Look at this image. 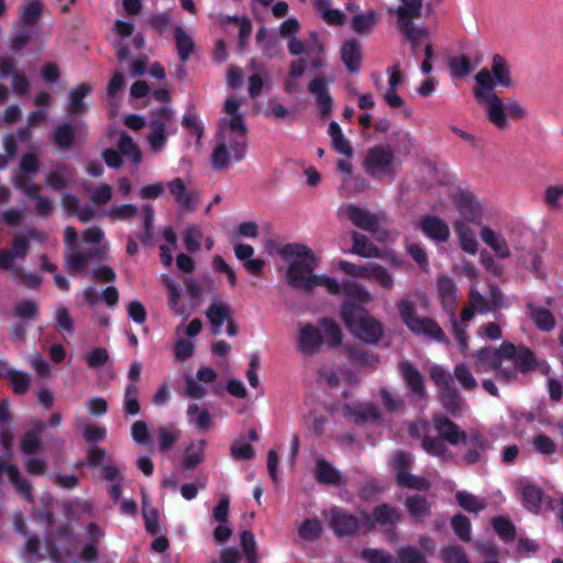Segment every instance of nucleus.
<instances>
[{
	"label": "nucleus",
	"instance_id": "25",
	"mask_svg": "<svg viewBox=\"0 0 563 563\" xmlns=\"http://www.w3.org/2000/svg\"><path fill=\"white\" fill-rule=\"evenodd\" d=\"M439 399L442 407L452 417H459L462 413L464 399L454 384L440 390Z\"/></svg>",
	"mask_w": 563,
	"mask_h": 563
},
{
	"label": "nucleus",
	"instance_id": "30",
	"mask_svg": "<svg viewBox=\"0 0 563 563\" xmlns=\"http://www.w3.org/2000/svg\"><path fill=\"white\" fill-rule=\"evenodd\" d=\"M320 330L323 334L324 342L328 343L330 347H338L342 344V329L339 323L329 317H324L319 321Z\"/></svg>",
	"mask_w": 563,
	"mask_h": 563
},
{
	"label": "nucleus",
	"instance_id": "45",
	"mask_svg": "<svg viewBox=\"0 0 563 563\" xmlns=\"http://www.w3.org/2000/svg\"><path fill=\"white\" fill-rule=\"evenodd\" d=\"M399 31L404 34L410 44L419 45L421 40L429 36V32L424 27H416L413 20L397 21Z\"/></svg>",
	"mask_w": 563,
	"mask_h": 563
},
{
	"label": "nucleus",
	"instance_id": "51",
	"mask_svg": "<svg viewBox=\"0 0 563 563\" xmlns=\"http://www.w3.org/2000/svg\"><path fill=\"white\" fill-rule=\"evenodd\" d=\"M457 504L466 511L477 514L486 508L485 501L477 496L465 490H459L455 494Z\"/></svg>",
	"mask_w": 563,
	"mask_h": 563
},
{
	"label": "nucleus",
	"instance_id": "42",
	"mask_svg": "<svg viewBox=\"0 0 563 563\" xmlns=\"http://www.w3.org/2000/svg\"><path fill=\"white\" fill-rule=\"evenodd\" d=\"M205 440L192 442L185 451L183 465L187 470L196 468L203 461V452L206 446Z\"/></svg>",
	"mask_w": 563,
	"mask_h": 563
},
{
	"label": "nucleus",
	"instance_id": "20",
	"mask_svg": "<svg viewBox=\"0 0 563 563\" xmlns=\"http://www.w3.org/2000/svg\"><path fill=\"white\" fill-rule=\"evenodd\" d=\"M400 375L407 387L416 395H424V382L420 372L409 362L402 361L398 365Z\"/></svg>",
	"mask_w": 563,
	"mask_h": 563
},
{
	"label": "nucleus",
	"instance_id": "57",
	"mask_svg": "<svg viewBox=\"0 0 563 563\" xmlns=\"http://www.w3.org/2000/svg\"><path fill=\"white\" fill-rule=\"evenodd\" d=\"M280 254L284 257H297L299 261L314 260L313 252L305 244L288 243L283 246Z\"/></svg>",
	"mask_w": 563,
	"mask_h": 563
},
{
	"label": "nucleus",
	"instance_id": "55",
	"mask_svg": "<svg viewBox=\"0 0 563 563\" xmlns=\"http://www.w3.org/2000/svg\"><path fill=\"white\" fill-rule=\"evenodd\" d=\"M240 542L246 558V563H257V544L253 532L242 531L240 533Z\"/></svg>",
	"mask_w": 563,
	"mask_h": 563
},
{
	"label": "nucleus",
	"instance_id": "11",
	"mask_svg": "<svg viewBox=\"0 0 563 563\" xmlns=\"http://www.w3.org/2000/svg\"><path fill=\"white\" fill-rule=\"evenodd\" d=\"M402 518V514L398 507L390 504H380L376 506L372 515H364V519L369 528L374 527V522L380 527H395Z\"/></svg>",
	"mask_w": 563,
	"mask_h": 563
},
{
	"label": "nucleus",
	"instance_id": "19",
	"mask_svg": "<svg viewBox=\"0 0 563 563\" xmlns=\"http://www.w3.org/2000/svg\"><path fill=\"white\" fill-rule=\"evenodd\" d=\"M410 331L416 334H423L437 342L449 343V339L445 335L439 323L430 317H421L417 323H415Z\"/></svg>",
	"mask_w": 563,
	"mask_h": 563
},
{
	"label": "nucleus",
	"instance_id": "1",
	"mask_svg": "<svg viewBox=\"0 0 563 563\" xmlns=\"http://www.w3.org/2000/svg\"><path fill=\"white\" fill-rule=\"evenodd\" d=\"M504 88L514 86L510 67L507 60L499 54L492 58V70L481 69L475 75V87L473 89L476 101L484 106L485 111L496 123H504L501 98L496 95L495 86Z\"/></svg>",
	"mask_w": 563,
	"mask_h": 563
},
{
	"label": "nucleus",
	"instance_id": "38",
	"mask_svg": "<svg viewBox=\"0 0 563 563\" xmlns=\"http://www.w3.org/2000/svg\"><path fill=\"white\" fill-rule=\"evenodd\" d=\"M515 369L520 373H528L538 367V360L534 353L527 346H518V354L514 358Z\"/></svg>",
	"mask_w": 563,
	"mask_h": 563
},
{
	"label": "nucleus",
	"instance_id": "54",
	"mask_svg": "<svg viewBox=\"0 0 563 563\" xmlns=\"http://www.w3.org/2000/svg\"><path fill=\"white\" fill-rule=\"evenodd\" d=\"M118 147L121 155L131 157L134 164L137 165L142 161V155L137 144L126 133L121 134Z\"/></svg>",
	"mask_w": 563,
	"mask_h": 563
},
{
	"label": "nucleus",
	"instance_id": "35",
	"mask_svg": "<svg viewBox=\"0 0 563 563\" xmlns=\"http://www.w3.org/2000/svg\"><path fill=\"white\" fill-rule=\"evenodd\" d=\"M353 246L351 253L357 254L362 257H377L379 254L378 247L369 241V239L356 231L352 232Z\"/></svg>",
	"mask_w": 563,
	"mask_h": 563
},
{
	"label": "nucleus",
	"instance_id": "33",
	"mask_svg": "<svg viewBox=\"0 0 563 563\" xmlns=\"http://www.w3.org/2000/svg\"><path fill=\"white\" fill-rule=\"evenodd\" d=\"M76 139V129L71 123L64 122L55 128L52 141L59 150H69Z\"/></svg>",
	"mask_w": 563,
	"mask_h": 563
},
{
	"label": "nucleus",
	"instance_id": "15",
	"mask_svg": "<svg viewBox=\"0 0 563 563\" xmlns=\"http://www.w3.org/2000/svg\"><path fill=\"white\" fill-rule=\"evenodd\" d=\"M419 227L426 236L435 242H446L450 238L449 225L438 216L421 217Z\"/></svg>",
	"mask_w": 563,
	"mask_h": 563
},
{
	"label": "nucleus",
	"instance_id": "37",
	"mask_svg": "<svg viewBox=\"0 0 563 563\" xmlns=\"http://www.w3.org/2000/svg\"><path fill=\"white\" fill-rule=\"evenodd\" d=\"M206 316L213 328V332L218 333L224 321L230 319L231 308L225 303H211L206 310Z\"/></svg>",
	"mask_w": 563,
	"mask_h": 563
},
{
	"label": "nucleus",
	"instance_id": "10",
	"mask_svg": "<svg viewBox=\"0 0 563 563\" xmlns=\"http://www.w3.org/2000/svg\"><path fill=\"white\" fill-rule=\"evenodd\" d=\"M324 343L321 330L312 324L306 323L300 327L298 334V351L305 355H316Z\"/></svg>",
	"mask_w": 563,
	"mask_h": 563
},
{
	"label": "nucleus",
	"instance_id": "58",
	"mask_svg": "<svg viewBox=\"0 0 563 563\" xmlns=\"http://www.w3.org/2000/svg\"><path fill=\"white\" fill-rule=\"evenodd\" d=\"M451 526L454 533L460 538V540L464 542L471 541L472 525L466 516L462 514L454 515L451 518Z\"/></svg>",
	"mask_w": 563,
	"mask_h": 563
},
{
	"label": "nucleus",
	"instance_id": "62",
	"mask_svg": "<svg viewBox=\"0 0 563 563\" xmlns=\"http://www.w3.org/2000/svg\"><path fill=\"white\" fill-rule=\"evenodd\" d=\"M450 74L453 78H464L472 71L471 59L466 55L452 57L449 60Z\"/></svg>",
	"mask_w": 563,
	"mask_h": 563
},
{
	"label": "nucleus",
	"instance_id": "36",
	"mask_svg": "<svg viewBox=\"0 0 563 563\" xmlns=\"http://www.w3.org/2000/svg\"><path fill=\"white\" fill-rule=\"evenodd\" d=\"M174 40L179 59L185 63L189 59L195 49L194 40L186 33L181 26H176L174 30Z\"/></svg>",
	"mask_w": 563,
	"mask_h": 563
},
{
	"label": "nucleus",
	"instance_id": "31",
	"mask_svg": "<svg viewBox=\"0 0 563 563\" xmlns=\"http://www.w3.org/2000/svg\"><path fill=\"white\" fill-rule=\"evenodd\" d=\"M481 239L487 244L498 257L507 258L510 256V250L504 238L498 236L489 227L481 230Z\"/></svg>",
	"mask_w": 563,
	"mask_h": 563
},
{
	"label": "nucleus",
	"instance_id": "12",
	"mask_svg": "<svg viewBox=\"0 0 563 563\" xmlns=\"http://www.w3.org/2000/svg\"><path fill=\"white\" fill-rule=\"evenodd\" d=\"M437 291L443 311L449 317H453L457 300V287L454 280L448 275H439L437 280Z\"/></svg>",
	"mask_w": 563,
	"mask_h": 563
},
{
	"label": "nucleus",
	"instance_id": "50",
	"mask_svg": "<svg viewBox=\"0 0 563 563\" xmlns=\"http://www.w3.org/2000/svg\"><path fill=\"white\" fill-rule=\"evenodd\" d=\"M223 131H225L227 135H234L240 133L247 134V128L244 123L243 115H233L230 119L222 118L220 129L217 132V137H220V135L223 134Z\"/></svg>",
	"mask_w": 563,
	"mask_h": 563
},
{
	"label": "nucleus",
	"instance_id": "2",
	"mask_svg": "<svg viewBox=\"0 0 563 563\" xmlns=\"http://www.w3.org/2000/svg\"><path fill=\"white\" fill-rule=\"evenodd\" d=\"M340 316L350 332L368 344H377L384 336L383 324L354 302L344 301Z\"/></svg>",
	"mask_w": 563,
	"mask_h": 563
},
{
	"label": "nucleus",
	"instance_id": "61",
	"mask_svg": "<svg viewBox=\"0 0 563 563\" xmlns=\"http://www.w3.org/2000/svg\"><path fill=\"white\" fill-rule=\"evenodd\" d=\"M157 437L159 440V450L167 452L178 441L180 431L173 426H162L157 429Z\"/></svg>",
	"mask_w": 563,
	"mask_h": 563
},
{
	"label": "nucleus",
	"instance_id": "34",
	"mask_svg": "<svg viewBox=\"0 0 563 563\" xmlns=\"http://www.w3.org/2000/svg\"><path fill=\"white\" fill-rule=\"evenodd\" d=\"M454 229L459 236L461 249L468 254H476L478 243L474 231L461 221L454 222Z\"/></svg>",
	"mask_w": 563,
	"mask_h": 563
},
{
	"label": "nucleus",
	"instance_id": "64",
	"mask_svg": "<svg viewBox=\"0 0 563 563\" xmlns=\"http://www.w3.org/2000/svg\"><path fill=\"white\" fill-rule=\"evenodd\" d=\"M398 563H427L424 554L413 545L400 548L397 551Z\"/></svg>",
	"mask_w": 563,
	"mask_h": 563
},
{
	"label": "nucleus",
	"instance_id": "60",
	"mask_svg": "<svg viewBox=\"0 0 563 563\" xmlns=\"http://www.w3.org/2000/svg\"><path fill=\"white\" fill-rule=\"evenodd\" d=\"M453 375L464 390H474L477 387V380L466 364H456L453 371Z\"/></svg>",
	"mask_w": 563,
	"mask_h": 563
},
{
	"label": "nucleus",
	"instance_id": "13",
	"mask_svg": "<svg viewBox=\"0 0 563 563\" xmlns=\"http://www.w3.org/2000/svg\"><path fill=\"white\" fill-rule=\"evenodd\" d=\"M451 199L466 221H475L481 217V206L471 191L460 189L451 195Z\"/></svg>",
	"mask_w": 563,
	"mask_h": 563
},
{
	"label": "nucleus",
	"instance_id": "24",
	"mask_svg": "<svg viewBox=\"0 0 563 563\" xmlns=\"http://www.w3.org/2000/svg\"><path fill=\"white\" fill-rule=\"evenodd\" d=\"M405 506L410 517L417 523L423 522L431 512V504L423 495L408 496L405 500Z\"/></svg>",
	"mask_w": 563,
	"mask_h": 563
},
{
	"label": "nucleus",
	"instance_id": "53",
	"mask_svg": "<svg viewBox=\"0 0 563 563\" xmlns=\"http://www.w3.org/2000/svg\"><path fill=\"white\" fill-rule=\"evenodd\" d=\"M123 410L125 415L135 416L141 411L139 401V387L135 384H128L124 391Z\"/></svg>",
	"mask_w": 563,
	"mask_h": 563
},
{
	"label": "nucleus",
	"instance_id": "8",
	"mask_svg": "<svg viewBox=\"0 0 563 563\" xmlns=\"http://www.w3.org/2000/svg\"><path fill=\"white\" fill-rule=\"evenodd\" d=\"M325 518L336 537L354 536L360 529L358 518L342 507L333 506Z\"/></svg>",
	"mask_w": 563,
	"mask_h": 563
},
{
	"label": "nucleus",
	"instance_id": "3",
	"mask_svg": "<svg viewBox=\"0 0 563 563\" xmlns=\"http://www.w3.org/2000/svg\"><path fill=\"white\" fill-rule=\"evenodd\" d=\"M217 145L211 154L212 167L216 170L227 169L230 166V152L235 162L245 158L247 147V134L240 133L227 135L225 131L217 137Z\"/></svg>",
	"mask_w": 563,
	"mask_h": 563
},
{
	"label": "nucleus",
	"instance_id": "4",
	"mask_svg": "<svg viewBox=\"0 0 563 563\" xmlns=\"http://www.w3.org/2000/svg\"><path fill=\"white\" fill-rule=\"evenodd\" d=\"M175 112L170 107L162 106L150 112L147 142L153 152H161L167 142V135L176 131Z\"/></svg>",
	"mask_w": 563,
	"mask_h": 563
},
{
	"label": "nucleus",
	"instance_id": "18",
	"mask_svg": "<svg viewBox=\"0 0 563 563\" xmlns=\"http://www.w3.org/2000/svg\"><path fill=\"white\" fill-rule=\"evenodd\" d=\"M346 214L352 223L362 230L376 233L379 229L378 218L361 207L354 205L349 206L346 208Z\"/></svg>",
	"mask_w": 563,
	"mask_h": 563
},
{
	"label": "nucleus",
	"instance_id": "43",
	"mask_svg": "<svg viewBox=\"0 0 563 563\" xmlns=\"http://www.w3.org/2000/svg\"><path fill=\"white\" fill-rule=\"evenodd\" d=\"M343 295L364 305L373 300L372 294L362 284L351 279H344Z\"/></svg>",
	"mask_w": 563,
	"mask_h": 563
},
{
	"label": "nucleus",
	"instance_id": "48",
	"mask_svg": "<svg viewBox=\"0 0 563 563\" xmlns=\"http://www.w3.org/2000/svg\"><path fill=\"white\" fill-rule=\"evenodd\" d=\"M413 464L412 454L409 452L400 451L393 459V470L396 474L397 484L407 475Z\"/></svg>",
	"mask_w": 563,
	"mask_h": 563
},
{
	"label": "nucleus",
	"instance_id": "56",
	"mask_svg": "<svg viewBox=\"0 0 563 563\" xmlns=\"http://www.w3.org/2000/svg\"><path fill=\"white\" fill-rule=\"evenodd\" d=\"M322 533L321 522L317 518H308L298 528L299 537L305 541H314Z\"/></svg>",
	"mask_w": 563,
	"mask_h": 563
},
{
	"label": "nucleus",
	"instance_id": "40",
	"mask_svg": "<svg viewBox=\"0 0 563 563\" xmlns=\"http://www.w3.org/2000/svg\"><path fill=\"white\" fill-rule=\"evenodd\" d=\"M476 357L479 361L477 372H489L501 365V360L493 347H483L476 352Z\"/></svg>",
	"mask_w": 563,
	"mask_h": 563
},
{
	"label": "nucleus",
	"instance_id": "7",
	"mask_svg": "<svg viewBox=\"0 0 563 563\" xmlns=\"http://www.w3.org/2000/svg\"><path fill=\"white\" fill-rule=\"evenodd\" d=\"M317 258L310 261L294 260L288 267L286 278L292 288L311 291L314 289V278L318 275L313 274L317 267Z\"/></svg>",
	"mask_w": 563,
	"mask_h": 563
},
{
	"label": "nucleus",
	"instance_id": "16",
	"mask_svg": "<svg viewBox=\"0 0 563 563\" xmlns=\"http://www.w3.org/2000/svg\"><path fill=\"white\" fill-rule=\"evenodd\" d=\"M343 411L344 416L356 424L365 423L368 421L375 422L380 418L377 407L368 402L344 405Z\"/></svg>",
	"mask_w": 563,
	"mask_h": 563
},
{
	"label": "nucleus",
	"instance_id": "32",
	"mask_svg": "<svg viewBox=\"0 0 563 563\" xmlns=\"http://www.w3.org/2000/svg\"><path fill=\"white\" fill-rule=\"evenodd\" d=\"M543 490L536 484H527L521 489V501L526 509L538 514L541 509Z\"/></svg>",
	"mask_w": 563,
	"mask_h": 563
},
{
	"label": "nucleus",
	"instance_id": "44",
	"mask_svg": "<svg viewBox=\"0 0 563 563\" xmlns=\"http://www.w3.org/2000/svg\"><path fill=\"white\" fill-rule=\"evenodd\" d=\"M401 4L395 10L397 21L421 18L422 0H400Z\"/></svg>",
	"mask_w": 563,
	"mask_h": 563
},
{
	"label": "nucleus",
	"instance_id": "21",
	"mask_svg": "<svg viewBox=\"0 0 563 563\" xmlns=\"http://www.w3.org/2000/svg\"><path fill=\"white\" fill-rule=\"evenodd\" d=\"M341 59L350 73H357L361 68L362 48L356 40H347L341 47Z\"/></svg>",
	"mask_w": 563,
	"mask_h": 563
},
{
	"label": "nucleus",
	"instance_id": "39",
	"mask_svg": "<svg viewBox=\"0 0 563 563\" xmlns=\"http://www.w3.org/2000/svg\"><path fill=\"white\" fill-rule=\"evenodd\" d=\"M345 354L353 363L360 366H371L374 367L378 363V356L367 352L361 346L357 345H346Z\"/></svg>",
	"mask_w": 563,
	"mask_h": 563
},
{
	"label": "nucleus",
	"instance_id": "6",
	"mask_svg": "<svg viewBox=\"0 0 563 563\" xmlns=\"http://www.w3.org/2000/svg\"><path fill=\"white\" fill-rule=\"evenodd\" d=\"M461 443L465 448L464 453L460 457L464 465L472 466L486 463V453L490 450V442L485 434L477 430H472Z\"/></svg>",
	"mask_w": 563,
	"mask_h": 563
},
{
	"label": "nucleus",
	"instance_id": "14",
	"mask_svg": "<svg viewBox=\"0 0 563 563\" xmlns=\"http://www.w3.org/2000/svg\"><path fill=\"white\" fill-rule=\"evenodd\" d=\"M432 420L433 427L441 439H443L444 442H449L451 445H457L467 434V432L461 430L460 427L445 415H434Z\"/></svg>",
	"mask_w": 563,
	"mask_h": 563
},
{
	"label": "nucleus",
	"instance_id": "27",
	"mask_svg": "<svg viewBox=\"0 0 563 563\" xmlns=\"http://www.w3.org/2000/svg\"><path fill=\"white\" fill-rule=\"evenodd\" d=\"M314 478L320 484L333 486H340L342 484V476L340 472L324 459L317 460Z\"/></svg>",
	"mask_w": 563,
	"mask_h": 563
},
{
	"label": "nucleus",
	"instance_id": "47",
	"mask_svg": "<svg viewBox=\"0 0 563 563\" xmlns=\"http://www.w3.org/2000/svg\"><path fill=\"white\" fill-rule=\"evenodd\" d=\"M375 280L382 288L391 289L394 287V277L383 265L369 263L367 278Z\"/></svg>",
	"mask_w": 563,
	"mask_h": 563
},
{
	"label": "nucleus",
	"instance_id": "59",
	"mask_svg": "<svg viewBox=\"0 0 563 563\" xmlns=\"http://www.w3.org/2000/svg\"><path fill=\"white\" fill-rule=\"evenodd\" d=\"M397 308L402 322L409 330L421 318L417 316V307L415 302L408 299H400L397 303Z\"/></svg>",
	"mask_w": 563,
	"mask_h": 563
},
{
	"label": "nucleus",
	"instance_id": "29",
	"mask_svg": "<svg viewBox=\"0 0 563 563\" xmlns=\"http://www.w3.org/2000/svg\"><path fill=\"white\" fill-rule=\"evenodd\" d=\"M92 88L87 82H80L76 88L69 92V113L80 115L86 112L87 107L84 99L90 95Z\"/></svg>",
	"mask_w": 563,
	"mask_h": 563
},
{
	"label": "nucleus",
	"instance_id": "63",
	"mask_svg": "<svg viewBox=\"0 0 563 563\" xmlns=\"http://www.w3.org/2000/svg\"><path fill=\"white\" fill-rule=\"evenodd\" d=\"M361 558L367 563H398L396 558L383 549L364 548Z\"/></svg>",
	"mask_w": 563,
	"mask_h": 563
},
{
	"label": "nucleus",
	"instance_id": "5",
	"mask_svg": "<svg viewBox=\"0 0 563 563\" xmlns=\"http://www.w3.org/2000/svg\"><path fill=\"white\" fill-rule=\"evenodd\" d=\"M395 151L390 145H375L367 150L363 168L371 177L394 175Z\"/></svg>",
	"mask_w": 563,
	"mask_h": 563
},
{
	"label": "nucleus",
	"instance_id": "9",
	"mask_svg": "<svg viewBox=\"0 0 563 563\" xmlns=\"http://www.w3.org/2000/svg\"><path fill=\"white\" fill-rule=\"evenodd\" d=\"M167 189L174 197L175 202L185 211L192 212L197 209L200 198L199 191L188 189L185 180L176 177L166 184Z\"/></svg>",
	"mask_w": 563,
	"mask_h": 563
},
{
	"label": "nucleus",
	"instance_id": "41",
	"mask_svg": "<svg viewBox=\"0 0 563 563\" xmlns=\"http://www.w3.org/2000/svg\"><path fill=\"white\" fill-rule=\"evenodd\" d=\"M377 20V14L373 10L364 11L352 18L351 26L357 34H368Z\"/></svg>",
	"mask_w": 563,
	"mask_h": 563
},
{
	"label": "nucleus",
	"instance_id": "22",
	"mask_svg": "<svg viewBox=\"0 0 563 563\" xmlns=\"http://www.w3.org/2000/svg\"><path fill=\"white\" fill-rule=\"evenodd\" d=\"M501 108H503V118L504 123L499 124L494 122L489 114L486 112L487 120L498 130L504 131L508 129L509 123L507 121V115L512 120H521L527 117V111L523 107L512 98L506 99V101L501 98Z\"/></svg>",
	"mask_w": 563,
	"mask_h": 563
},
{
	"label": "nucleus",
	"instance_id": "23",
	"mask_svg": "<svg viewBox=\"0 0 563 563\" xmlns=\"http://www.w3.org/2000/svg\"><path fill=\"white\" fill-rule=\"evenodd\" d=\"M526 307L529 311L530 319L540 331L550 332L554 329L556 320L549 309L539 307L532 302H528Z\"/></svg>",
	"mask_w": 563,
	"mask_h": 563
},
{
	"label": "nucleus",
	"instance_id": "46",
	"mask_svg": "<svg viewBox=\"0 0 563 563\" xmlns=\"http://www.w3.org/2000/svg\"><path fill=\"white\" fill-rule=\"evenodd\" d=\"M492 526L495 529L497 536L505 542L509 543L516 539L517 531L515 525L510 521V519L498 516L494 517L492 520Z\"/></svg>",
	"mask_w": 563,
	"mask_h": 563
},
{
	"label": "nucleus",
	"instance_id": "28",
	"mask_svg": "<svg viewBox=\"0 0 563 563\" xmlns=\"http://www.w3.org/2000/svg\"><path fill=\"white\" fill-rule=\"evenodd\" d=\"M5 473L18 494L22 495L29 503L34 501L33 488L30 481L23 478L15 464L7 465Z\"/></svg>",
	"mask_w": 563,
	"mask_h": 563
},
{
	"label": "nucleus",
	"instance_id": "17",
	"mask_svg": "<svg viewBox=\"0 0 563 563\" xmlns=\"http://www.w3.org/2000/svg\"><path fill=\"white\" fill-rule=\"evenodd\" d=\"M308 91L314 96L320 115L329 117L332 112V97L327 88L325 79L322 77L313 78L308 85Z\"/></svg>",
	"mask_w": 563,
	"mask_h": 563
},
{
	"label": "nucleus",
	"instance_id": "26",
	"mask_svg": "<svg viewBox=\"0 0 563 563\" xmlns=\"http://www.w3.org/2000/svg\"><path fill=\"white\" fill-rule=\"evenodd\" d=\"M98 256V250L88 251L85 253L77 250H71V252L65 257V267L70 275H77L85 269L90 260Z\"/></svg>",
	"mask_w": 563,
	"mask_h": 563
},
{
	"label": "nucleus",
	"instance_id": "49",
	"mask_svg": "<svg viewBox=\"0 0 563 563\" xmlns=\"http://www.w3.org/2000/svg\"><path fill=\"white\" fill-rule=\"evenodd\" d=\"M187 416L200 431H207L211 427L212 419L210 412L207 409L200 410L197 404L188 406Z\"/></svg>",
	"mask_w": 563,
	"mask_h": 563
},
{
	"label": "nucleus",
	"instance_id": "52",
	"mask_svg": "<svg viewBox=\"0 0 563 563\" xmlns=\"http://www.w3.org/2000/svg\"><path fill=\"white\" fill-rule=\"evenodd\" d=\"M43 14L41 1L33 0L29 2L21 11L20 21L27 26H34L38 23Z\"/></svg>",
	"mask_w": 563,
	"mask_h": 563
}]
</instances>
